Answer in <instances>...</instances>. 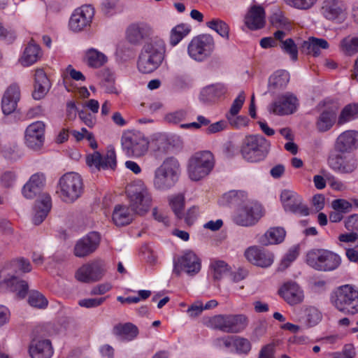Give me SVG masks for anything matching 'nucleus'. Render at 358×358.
<instances>
[{
    "label": "nucleus",
    "mask_w": 358,
    "mask_h": 358,
    "mask_svg": "<svg viewBox=\"0 0 358 358\" xmlns=\"http://www.w3.org/2000/svg\"><path fill=\"white\" fill-rule=\"evenodd\" d=\"M341 52L348 56H352L358 52V36L349 35L343 38L339 44Z\"/></svg>",
    "instance_id": "42"
},
{
    "label": "nucleus",
    "mask_w": 358,
    "mask_h": 358,
    "mask_svg": "<svg viewBox=\"0 0 358 358\" xmlns=\"http://www.w3.org/2000/svg\"><path fill=\"white\" fill-rule=\"evenodd\" d=\"M45 124L36 121L29 124L25 130V143L30 149L38 151L43 145Z\"/></svg>",
    "instance_id": "17"
},
{
    "label": "nucleus",
    "mask_w": 358,
    "mask_h": 358,
    "mask_svg": "<svg viewBox=\"0 0 358 358\" xmlns=\"http://www.w3.org/2000/svg\"><path fill=\"white\" fill-rule=\"evenodd\" d=\"M126 193L130 209L136 214L143 215L150 210L152 198L149 189L141 182L127 187Z\"/></svg>",
    "instance_id": "5"
},
{
    "label": "nucleus",
    "mask_w": 358,
    "mask_h": 358,
    "mask_svg": "<svg viewBox=\"0 0 358 358\" xmlns=\"http://www.w3.org/2000/svg\"><path fill=\"white\" fill-rule=\"evenodd\" d=\"M210 268L213 271V278L215 280H220L222 277L229 271V265L222 260H215L210 264Z\"/></svg>",
    "instance_id": "49"
},
{
    "label": "nucleus",
    "mask_w": 358,
    "mask_h": 358,
    "mask_svg": "<svg viewBox=\"0 0 358 358\" xmlns=\"http://www.w3.org/2000/svg\"><path fill=\"white\" fill-rule=\"evenodd\" d=\"M34 88L32 96L36 100L43 98L50 88V82L43 69L36 70Z\"/></svg>",
    "instance_id": "31"
},
{
    "label": "nucleus",
    "mask_w": 358,
    "mask_h": 358,
    "mask_svg": "<svg viewBox=\"0 0 358 358\" xmlns=\"http://www.w3.org/2000/svg\"><path fill=\"white\" fill-rule=\"evenodd\" d=\"M149 145L148 138L138 131H126L121 137L122 151L128 157L144 156L148 151Z\"/></svg>",
    "instance_id": "8"
},
{
    "label": "nucleus",
    "mask_w": 358,
    "mask_h": 358,
    "mask_svg": "<svg viewBox=\"0 0 358 358\" xmlns=\"http://www.w3.org/2000/svg\"><path fill=\"white\" fill-rule=\"evenodd\" d=\"M113 220L117 226H124L131 222L133 215L127 206L117 205L113 210Z\"/></svg>",
    "instance_id": "39"
},
{
    "label": "nucleus",
    "mask_w": 358,
    "mask_h": 358,
    "mask_svg": "<svg viewBox=\"0 0 358 358\" xmlns=\"http://www.w3.org/2000/svg\"><path fill=\"white\" fill-rule=\"evenodd\" d=\"M225 87L222 84H216L204 87L200 93V100L207 103L215 101L226 92Z\"/></svg>",
    "instance_id": "38"
},
{
    "label": "nucleus",
    "mask_w": 358,
    "mask_h": 358,
    "mask_svg": "<svg viewBox=\"0 0 358 358\" xmlns=\"http://www.w3.org/2000/svg\"><path fill=\"white\" fill-rule=\"evenodd\" d=\"M270 143L262 135L246 136L242 141L241 154L250 162L263 160L268 153Z\"/></svg>",
    "instance_id": "4"
},
{
    "label": "nucleus",
    "mask_w": 358,
    "mask_h": 358,
    "mask_svg": "<svg viewBox=\"0 0 358 358\" xmlns=\"http://www.w3.org/2000/svg\"><path fill=\"white\" fill-rule=\"evenodd\" d=\"M207 327L228 334L243 331L249 324L248 316L244 314H219L203 318Z\"/></svg>",
    "instance_id": "2"
},
{
    "label": "nucleus",
    "mask_w": 358,
    "mask_h": 358,
    "mask_svg": "<svg viewBox=\"0 0 358 358\" xmlns=\"http://www.w3.org/2000/svg\"><path fill=\"white\" fill-rule=\"evenodd\" d=\"M243 192L235 190L229 191L224 194L222 198V202L226 204H239L241 202V197Z\"/></svg>",
    "instance_id": "55"
},
{
    "label": "nucleus",
    "mask_w": 358,
    "mask_h": 358,
    "mask_svg": "<svg viewBox=\"0 0 358 358\" xmlns=\"http://www.w3.org/2000/svg\"><path fill=\"white\" fill-rule=\"evenodd\" d=\"M2 152L5 158L13 161L20 159L22 155L18 146L15 143L6 145Z\"/></svg>",
    "instance_id": "53"
},
{
    "label": "nucleus",
    "mask_w": 358,
    "mask_h": 358,
    "mask_svg": "<svg viewBox=\"0 0 358 358\" xmlns=\"http://www.w3.org/2000/svg\"><path fill=\"white\" fill-rule=\"evenodd\" d=\"M214 49L213 37L210 34H200L191 40L187 46V52L194 60L203 62L211 56Z\"/></svg>",
    "instance_id": "11"
},
{
    "label": "nucleus",
    "mask_w": 358,
    "mask_h": 358,
    "mask_svg": "<svg viewBox=\"0 0 358 358\" xmlns=\"http://www.w3.org/2000/svg\"><path fill=\"white\" fill-rule=\"evenodd\" d=\"M181 173L178 160L169 157L155 171L153 185L158 190H168L178 182Z\"/></svg>",
    "instance_id": "3"
},
{
    "label": "nucleus",
    "mask_w": 358,
    "mask_h": 358,
    "mask_svg": "<svg viewBox=\"0 0 358 358\" xmlns=\"http://www.w3.org/2000/svg\"><path fill=\"white\" fill-rule=\"evenodd\" d=\"M41 57V51L38 45L31 41L25 48L20 61L22 66H29L36 62Z\"/></svg>",
    "instance_id": "37"
},
{
    "label": "nucleus",
    "mask_w": 358,
    "mask_h": 358,
    "mask_svg": "<svg viewBox=\"0 0 358 358\" xmlns=\"http://www.w3.org/2000/svg\"><path fill=\"white\" fill-rule=\"evenodd\" d=\"M358 116V104H348L341 110L337 120L338 125H343Z\"/></svg>",
    "instance_id": "44"
},
{
    "label": "nucleus",
    "mask_w": 358,
    "mask_h": 358,
    "mask_svg": "<svg viewBox=\"0 0 358 358\" xmlns=\"http://www.w3.org/2000/svg\"><path fill=\"white\" fill-rule=\"evenodd\" d=\"M338 108L331 106L325 108L317 117L315 127L317 131L324 133L330 130L336 122Z\"/></svg>",
    "instance_id": "27"
},
{
    "label": "nucleus",
    "mask_w": 358,
    "mask_h": 358,
    "mask_svg": "<svg viewBox=\"0 0 358 358\" xmlns=\"http://www.w3.org/2000/svg\"><path fill=\"white\" fill-rule=\"evenodd\" d=\"M306 262L313 269L329 272L336 270L341 259L335 252L325 249H313L307 252Z\"/></svg>",
    "instance_id": "7"
},
{
    "label": "nucleus",
    "mask_w": 358,
    "mask_h": 358,
    "mask_svg": "<svg viewBox=\"0 0 358 358\" xmlns=\"http://www.w3.org/2000/svg\"><path fill=\"white\" fill-rule=\"evenodd\" d=\"M151 28L144 23H135L129 25L127 29V38L130 43L137 45L149 36Z\"/></svg>",
    "instance_id": "30"
},
{
    "label": "nucleus",
    "mask_w": 358,
    "mask_h": 358,
    "mask_svg": "<svg viewBox=\"0 0 358 358\" xmlns=\"http://www.w3.org/2000/svg\"><path fill=\"white\" fill-rule=\"evenodd\" d=\"M245 99V95L243 91H241L238 96L234 99L230 108L229 112L227 115H237L241 109Z\"/></svg>",
    "instance_id": "59"
},
{
    "label": "nucleus",
    "mask_w": 358,
    "mask_h": 358,
    "mask_svg": "<svg viewBox=\"0 0 358 358\" xmlns=\"http://www.w3.org/2000/svg\"><path fill=\"white\" fill-rule=\"evenodd\" d=\"M284 300L291 306L300 303L303 300V292L295 282H285L278 291Z\"/></svg>",
    "instance_id": "26"
},
{
    "label": "nucleus",
    "mask_w": 358,
    "mask_h": 358,
    "mask_svg": "<svg viewBox=\"0 0 358 358\" xmlns=\"http://www.w3.org/2000/svg\"><path fill=\"white\" fill-rule=\"evenodd\" d=\"M245 257L252 264L262 268L270 266L274 260L273 252L256 245L249 247Z\"/></svg>",
    "instance_id": "20"
},
{
    "label": "nucleus",
    "mask_w": 358,
    "mask_h": 358,
    "mask_svg": "<svg viewBox=\"0 0 358 358\" xmlns=\"http://www.w3.org/2000/svg\"><path fill=\"white\" fill-rule=\"evenodd\" d=\"M289 78V73L287 71H277L269 78V86L273 88H282L288 83Z\"/></svg>",
    "instance_id": "48"
},
{
    "label": "nucleus",
    "mask_w": 358,
    "mask_h": 358,
    "mask_svg": "<svg viewBox=\"0 0 358 358\" xmlns=\"http://www.w3.org/2000/svg\"><path fill=\"white\" fill-rule=\"evenodd\" d=\"M332 303L341 312L347 315L358 313V290L352 285L341 286L331 298Z\"/></svg>",
    "instance_id": "10"
},
{
    "label": "nucleus",
    "mask_w": 358,
    "mask_h": 358,
    "mask_svg": "<svg viewBox=\"0 0 358 358\" xmlns=\"http://www.w3.org/2000/svg\"><path fill=\"white\" fill-rule=\"evenodd\" d=\"M287 4L299 10H308L312 8L317 0H285Z\"/></svg>",
    "instance_id": "57"
},
{
    "label": "nucleus",
    "mask_w": 358,
    "mask_h": 358,
    "mask_svg": "<svg viewBox=\"0 0 358 358\" xmlns=\"http://www.w3.org/2000/svg\"><path fill=\"white\" fill-rule=\"evenodd\" d=\"M245 24L252 30L262 28L265 24V12L264 8L257 6L251 7L245 15Z\"/></svg>",
    "instance_id": "32"
},
{
    "label": "nucleus",
    "mask_w": 358,
    "mask_h": 358,
    "mask_svg": "<svg viewBox=\"0 0 358 358\" xmlns=\"http://www.w3.org/2000/svg\"><path fill=\"white\" fill-rule=\"evenodd\" d=\"M286 231L284 228L271 227L259 237L258 242L264 246L280 244L284 241Z\"/></svg>",
    "instance_id": "35"
},
{
    "label": "nucleus",
    "mask_w": 358,
    "mask_h": 358,
    "mask_svg": "<svg viewBox=\"0 0 358 358\" xmlns=\"http://www.w3.org/2000/svg\"><path fill=\"white\" fill-rule=\"evenodd\" d=\"M113 332L115 335L125 340L131 341L137 336L138 330L134 324L128 322L115 325L113 327Z\"/></svg>",
    "instance_id": "40"
},
{
    "label": "nucleus",
    "mask_w": 358,
    "mask_h": 358,
    "mask_svg": "<svg viewBox=\"0 0 358 358\" xmlns=\"http://www.w3.org/2000/svg\"><path fill=\"white\" fill-rule=\"evenodd\" d=\"M331 207L334 210L346 214L352 210V204L345 199H337L331 202Z\"/></svg>",
    "instance_id": "54"
},
{
    "label": "nucleus",
    "mask_w": 358,
    "mask_h": 358,
    "mask_svg": "<svg viewBox=\"0 0 358 358\" xmlns=\"http://www.w3.org/2000/svg\"><path fill=\"white\" fill-rule=\"evenodd\" d=\"M280 198L285 210L301 216H306L309 214L308 208L302 203L301 198L296 193L284 190L281 193Z\"/></svg>",
    "instance_id": "21"
},
{
    "label": "nucleus",
    "mask_w": 358,
    "mask_h": 358,
    "mask_svg": "<svg viewBox=\"0 0 358 358\" xmlns=\"http://www.w3.org/2000/svg\"><path fill=\"white\" fill-rule=\"evenodd\" d=\"M106 299V297L83 299L78 301V304L86 308H96L101 306Z\"/></svg>",
    "instance_id": "60"
},
{
    "label": "nucleus",
    "mask_w": 358,
    "mask_h": 358,
    "mask_svg": "<svg viewBox=\"0 0 358 358\" xmlns=\"http://www.w3.org/2000/svg\"><path fill=\"white\" fill-rule=\"evenodd\" d=\"M12 265L15 268H19L23 273H28L31 271V266L30 262L23 258L16 259L12 262Z\"/></svg>",
    "instance_id": "64"
},
{
    "label": "nucleus",
    "mask_w": 358,
    "mask_h": 358,
    "mask_svg": "<svg viewBox=\"0 0 358 358\" xmlns=\"http://www.w3.org/2000/svg\"><path fill=\"white\" fill-rule=\"evenodd\" d=\"M190 31V27L186 24L181 23L176 25L171 31L170 44L172 46L176 45Z\"/></svg>",
    "instance_id": "45"
},
{
    "label": "nucleus",
    "mask_w": 358,
    "mask_h": 358,
    "mask_svg": "<svg viewBox=\"0 0 358 358\" xmlns=\"http://www.w3.org/2000/svg\"><path fill=\"white\" fill-rule=\"evenodd\" d=\"M45 184V176L38 172L33 174L22 188V194L27 199H34L40 194Z\"/></svg>",
    "instance_id": "28"
},
{
    "label": "nucleus",
    "mask_w": 358,
    "mask_h": 358,
    "mask_svg": "<svg viewBox=\"0 0 358 358\" xmlns=\"http://www.w3.org/2000/svg\"><path fill=\"white\" fill-rule=\"evenodd\" d=\"M20 98V91L18 85L13 84L10 85L2 98L1 108L5 115L12 113L17 107V101Z\"/></svg>",
    "instance_id": "29"
},
{
    "label": "nucleus",
    "mask_w": 358,
    "mask_h": 358,
    "mask_svg": "<svg viewBox=\"0 0 358 358\" xmlns=\"http://www.w3.org/2000/svg\"><path fill=\"white\" fill-rule=\"evenodd\" d=\"M345 228L350 231H358V214H353L345 220Z\"/></svg>",
    "instance_id": "62"
},
{
    "label": "nucleus",
    "mask_w": 358,
    "mask_h": 358,
    "mask_svg": "<svg viewBox=\"0 0 358 358\" xmlns=\"http://www.w3.org/2000/svg\"><path fill=\"white\" fill-rule=\"evenodd\" d=\"M201 260L192 251H187L173 260V272L180 275L182 271L189 275H194L201 270Z\"/></svg>",
    "instance_id": "12"
},
{
    "label": "nucleus",
    "mask_w": 358,
    "mask_h": 358,
    "mask_svg": "<svg viewBox=\"0 0 358 358\" xmlns=\"http://www.w3.org/2000/svg\"><path fill=\"white\" fill-rule=\"evenodd\" d=\"M328 48L329 43L327 40L310 37L308 41L303 42L300 48L302 52L317 57L320 55L321 50H326Z\"/></svg>",
    "instance_id": "36"
},
{
    "label": "nucleus",
    "mask_w": 358,
    "mask_h": 358,
    "mask_svg": "<svg viewBox=\"0 0 358 358\" xmlns=\"http://www.w3.org/2000/svg\"><path fill=\"white\" fill-rule=\"evenodd\" d=\"M165 53L164 42L159 38H152L146 42L138 57L137 66L143 73L155 71L162 64Z\"/></svg>",
    "instance_id": "1"
},
{
    "label": "nucleus",
    "mask_w": 358,
    "mask_h": 358,
    "mask_svg": "<svg viewBox=\"0 0 358 358\" xmlns=\"http://www.w3.org/2000/svg\"><path fill=\"white\" fill-rule=\"evenodd\" d=\"M358 148V131L347 130L336 139L334 149L337 152H352Z\"/></svg>",
    "instance_id": "22"
},
{
    "label": "nucleus",
    "mask_w": 358,
    "mask_h": 358,
    "mask_svg": "<svg viewBox=\"0 0 358 358\" xmlns=\"http://www.w3.org/2000/svg\"><path fill=\"white\" fill-rule=\"evenodd\" d=\"M106 272L105 263L102 260H94L84 264L76 272L78 280L90 283L100 280Z\"/></svg>",
    "instance_id": "14"
},
{
    "label": "nucleus",
    "mask_w": 358,
    "mask_h": 358,
    "mask_svg": "<svg viewBox=\"0 0 358 358\" xmlns=\"http://www.w3.org/2000/svg\"><path fill=\"white\" fill-rule=\"evenodd\" d=\"M329 166L341 173L350 174L358 167V160L354 154L349 152H338L329 157Z\"/></svg>",
    "instance_id": "13"
},
{
    "label": "nucleus",
    "mask_w": 358,
    "mask_h": 358,
    "mask_svg": "<svg viewBox=\"0 0 358 358\" xmlns=\"http://www.w3.org/2000/svg\"><path fill=\"white\" fill-rule=\"evenodd\" d=\"M297 101L295 96L286 93L279 96L275 101L271 103L268 110L270 113L277 115H289L296 110Z\"/></svg>",
    "instance_id": "18"
},
{
    "label": "nucleus",
    "mask_w": 358,
    "mask_h": 358,
    "mask_svg": "<svg viewBox=\"0 0 358 358\" xmlns=\"http://www.w3.org/2000/svg\"><path fill=\"white\" fill-rule=\"evenodd\" d=\"M214 165L212 152L207 150L196 152L188 161V176L192 180L199 181L211 172Z\"/></svg>",
    "instance_id": "9"
},
{
    "label": "nucleus",
    "mask_w": 358,
    "mask_h": 358,
    "mask_svg": "<svg viewBox=\"0 0 358 358\" xmlns=\"http://www.w3.org/2000/svg\"><path fill=\"white\" fill-rule=\"evenodd\" d=\"M87 64L94 68H99L103 65L106 61V57L95 49H90L86 53Z\"/></svg>",
    "instance_id": "46"
},
{
    "label": "nucleus",
    "mask_w": 358,
    "mask_h": 358,
    "mask_svg": "<svg viewBox=\"0 0 358 358\" xmlns=\"http://www.w3.org/2000/svg\"><path fill=\"white\" fill-rule=\"evenodd\" d=\"M101 241L100 234L92 231L78 240L73 249L75 256L85 257L93 253L99 247Z\"/></svg>",
    "instance_id": "19"
},
{
    "label": "nucleus",
    "mask_w": 358,
    "mask_h": 358,
    "mask_svg": "<svg viewBox=\"0 0 358 358\" xmlns=\"http://www.w3.org/2000/svg\"><path fill=\"white\" fill-rule=\"evenodd\" d=\"M262 216V206L250 204L238 209L233 216V221L240 226L251 227L257 223Z\"/></svg>",
    "instance_id": "15"
},
{
    "label": "nucleus",
    "mask_w": 358,
    "mask_h": 358,
    "mask_svg": "<svg viewBox=\"0 0 358 358\" xmlns=\"http://www.w3.org/2000/svg\"><path fill=\"white\" fill-rule=\"evenodd\" d=\"M101 87L106 93L117 94L115 86V77L108 69H103L101 74Z\"/></svg>",
    "instance_id": "43"
},
{
    "label": "nucleus",
    "mask_w": 358,
    "mask_h": 358,
    "mask_svg": "<svg viewBox=\"0 0 358 358\" xmlns=\"http://www.w3.org/2000/svg\"><path fill=\"white\" fill-rule=\"evenodd\" d=\"M233 346L238 354H248L251 350V344L250 341L245 338L240 336H234Z\"/></svg>",
    "instance_id": "51"
},
{
    "label": "nucleus",
    "mask_w": 358,
    "mask_h": 358,
    "mask_svg": "<svg viewBox=\"0 0 358 358\" xmlns=\"http://www.w3.org/2000/svg\"><path fill=\"white\" fill-rule=\"evenodd\" d=\"M345 11V6L339 0H324L320 8L323 17L331 21L343 19Z\"/></svg>",
    "instance_id": "25"
},
{
    "label": "nucleus",
    "mask_w": 358,
    "mask_h": 358,
    "mask_svg": "<svg viewBox=\"0 0 358 358\" xmlns=\"http://www.w3.org/2000/svg\"><path fill=\"white\" fill-rule=\"evenodd\" d=\"M84 185L81 176L70 172L63 175L59 180L57 193L61 199L66 203H72L83 194Z\"/></svg>",
    "instance_id": "6"
},
{
    "label": "nucleus",
    "mask_w": 358,
    "mask_h": 358,
    "mask_svg": "<svg viewBox=\"0 0 358 358\" xmlns=\"http://www.w3.org/2000/svg\"><path fill=\"white\" fill-rule=\"evenodd\" d=\"M299 254V245L292 246L282 259L280 266L283 269L287 268L294 262Z\"/></svg>",
    "instance_id": "56"
},
{
    "label": "nucleus",
    "mask_w": 358,
    "mask_h": 358,
    "mask_svg": "<svg viewBox=\"0 0 358 358\" xmlns=\"http://www.w3.org/2000/svg\"><path fill=\"white\" fill-rule=\"evenodd\" d=\"M237 115H226V117L231 126L235 128L245 127L248 123V118L246 116Z\"/></svg>",
    "instance_id": "58"
},
{
    "label": "nucleus",
    "mask_w": 358,
    "mask_h": 358,
    "mask_svg": "<svg viewBox=\"0 0 358 358\" xmlns=\"http://www.w3.org/2000/svg\"><path fill=\"white\" fill-rule=\"evenodd\" d=\"M15 180V175L12 171H6L0 177V183L1 186L9 188L13 186Z\"/></svg>",
    "instance_id": "61"
},
{
    "label": "nucleus",
    "mask_w": 358,
    "mask_h": 358,
    "mask_svg": "<svg viewBox=\"0 0 358 358\" xmlns=\"http://www.w3.org/2000/svg\"><path fill=\"white\" fill-rule=\"evenodd\" d=\"M4 284L22 299L27 294L29 285L27 281L19 280L14 274L8 273L6 268L0 271V286Z\"/></svg>",
    "instance_id": "23"
},
{
    "label": "nucleus",
    "mask_w": 358,
    "mask_h": 358,
    "mask_svg": "<svg viewBox=\"0 0 358 358\" xmlns=\"http://www.w3.org/2000/svg\"><path fill=\"white\" fill-rule=\"evenodd\" d=\"M206 26L216 31L220 36L224 38H229V27L223 20L220 19H213L206 23Z\"/></svg>",
    "instance_id": "47"
},
{
    "label": "nucleus",
    "mask_w": 358,
    "mask_h": 358,
    "mask_svg": "<svg viewBox=\"0 0 358 358\" xmlns=\"http://www.w3.org/2000/svg\"><path fill=\"white\" fill-rule=\"evenodd\" d=\"M86 162L89 166H94L98 170L108 168L114 169L117 164L116 154L114 150H110L103 157L99 152H94L87 157Z\"/></svg>",
    "instance_id": "24"
},
{
    "label": "nucleus",
    "mask_w": 358,
    "mask_h": 358,
    "mask_svg": "<svg viewBox=\"0 0 358 358\" xmlns=\"http://www.w3.org/2000/svg\"><path fill=\"white\" fill-rule=\"evenodd\" d=\"M94 15V8L90 5H84L77 8L70 18V29L75 32L83 30L90 25Z\"/></svg>",
    "instance_id": "16"
},
{
    "label": "nucleus",
    "mask_w": 358,
    "mask_h": 358,
    "mask_svg": "<svg viewBox=\"0 0 358 358\" xmlns=\"http://www.w3.org/2000/svg\"><path fill=\"white\" fill-rule=\"evenodd\" d=\"M267 329V323L264 320H259L254 324L253 336L259 338L264 336Z\"/></svg>",
    "instance_id": "63"
},
{
    "label": "nucleus",
    "mask_w": 358,
    "mask_h": 358,
    "mask_svg": "<svg viewBox=\"0 0 358 358\" xmlns=\"http://www.w3.org/2000/svg\"><path fill=\"white\" fill-rule=\"evenodd\" d=\"M31 358H50L53 354L51 342L48 339L34 340L29 349Z\"/></svg>",
    "instance_id": "34"
},
{
    "label": "nucleus",
    "mask_w": 358,
    "mask_h": 358,
    "mask_svg": "<svg viewBox=\"0 0 358 358\" xmlns=\"http://www.w3.org/2000/svg\"><path fill=\"white\" fill-rule=\"evenodd\" d=\"M168 201L171 210H173L177 218H183V211L185 204V198L184 194L178 193L176 194H172L169 196Z\"/></svg>",
    "instance_id": "41"
},
{
    "label": "nucleus",
    "mask_w": 358,
    "mask_h": 358,
    "mask_svg": "<svg viewBox=\"0 0 358 358\" xmlns=\"http://www.w3.org/2000/svg\"><path fill=\"white\" fill-rule=\"evenodd\" d=\"M51 206L50 196L46 193L42 194L36 202L35 214L33 217V222L35 225L40 224L45 220Z\"/></svg>",
    "instance_id": "33"
},
{
    "label": "nucleus",
    "mask_w": 358,
    "mask_h": 358,
    "mask_svg": "<svg viewBox=\"0 0 358 358\" xmlns=\"http://www.w3.org/2000/svg\"><path fill=\"white\" fill-rule=\"evenodd\" d=\"M28 302L30 306L37 308H45L48 306L46 298L38 291H31L29 295Z\"/></svg>",
    "instance_id": "50"
},
{
    "label": "nucleus",
    "mask_w": 358,
    "mask_h": 358,
    "mask_svg": "<svg viewBox=\"0 0 358 358\" xmlns=\"http://www.w3.org/2000/svg\"><path fill=\"white\" fill-rule=\"evenodd\" d=\"M280 47L285 53L290 56L293 61L297 60L298 48L293 39L287 38L284 41H282Z\"/></svg>",
    "instance_id": "52"
}]
</instances>
